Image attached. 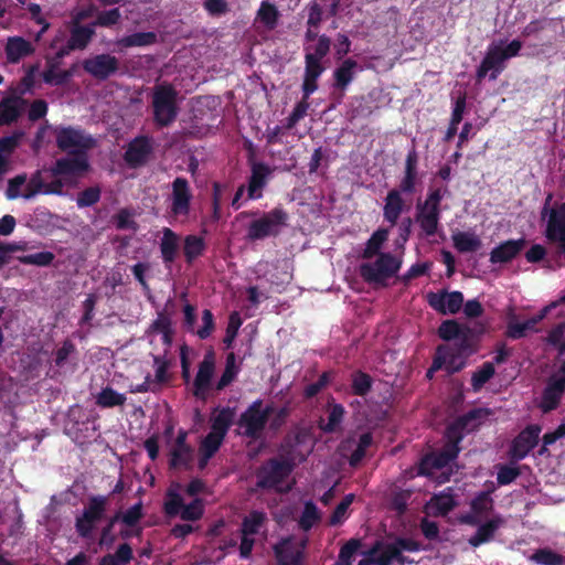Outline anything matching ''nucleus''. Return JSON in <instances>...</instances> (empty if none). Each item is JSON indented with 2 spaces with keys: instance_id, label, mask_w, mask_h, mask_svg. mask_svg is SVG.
Returning <instances> with one entry per match:
<instances>
[{
  "instance_id": "21",
  "label": "nucleus",
  "mask_w": 565,
  "mask_h": 565,
  "mask_svg": "<svg viewBox=\"0 0 565 565\" xmlns=\"http://www.w3.org/2000/svg\"><path fill=\"white\" fill-rule=\"evenodd\" d=\"M428 305L441 315L457 313L463 305V295L461 291L446 290L439 292H428L427 295Z\"/></svg>"
},
{
  "instance_id": "12",
  "label": "nucleus",
  "mask_w": 565,
  "mask_h": 565,
  "mask_svg": "<svg viewBox=\"0 0 565 565\" xmlns=\"http://www.w3.org/2000/svg\"><path fill=\"white\" fill-rule=\"evenodd\" d=\"M70 36L65 44L60 46L55 53V60L60 61L70 55L73 51L85 50L93 38L95 36V29L93 24L75 25L68 23Z\"/></svg>"
},
{
  "instance_id": "41",
  "label": "nucleus",
  "mask_w": 565,
  "mask_h": 565,
  "mask_svg": "<svg viewBox=\"0 0 565 565\" xmlns=\"http://www.w3.org/2000/svg\"><path fill=\"white\" fill-rule=\"evenodd\" d=\"M388 233L390 232L387 228H377L367 239L362 257L365 259H370L373 256L381 254L380 249L384 242L387 239Z\"/></svg>"
},
{
  "instance_id": "58",
  "label": "nucleus",
  "mask_w": 565,
  "mask_h": 565,
  "mask_svg": "<svg viewBox=\"0 0 565 565\" xmlns=\"http://www.w3.org/2000/svg\"><path fill=\"white\" fill-rule=\"evenodd\" d=\"M54 258L55 255L52 252H39L22 256L20 262L24 265L46 267L53 263Z\"/></svg>"
},
{
  "instance_id": "47",
  "label": "nucleus",
  "mask_w": 565,
  "mask_h": 565,
  "mask_svg": "<svg viewBox=\"0 0 565 565\" xmlns=\"http://www.w3.org/2000/svg\"><path fill=\"white\" fill-rule=\"evenodd\" d=\"M257 18L268 30H274L278 22L279 12L275 4L263 1L257 11Z\"/></svg>"
},
{
  "instance_id": "22",
  "label": "nucleus",
  "mask_w": 565,
  "mask_h": 565,
  "mask_svg": "<svg viewBox=\"0 0 565 565\" xmlns=\"http://www.w3.org/2000/svg\"><path fill=\"white\" fill-rule=\"evenodd\" d=\"M418 183V153L413 147L406 156L403 177L397 188L393 190H397L402 194L413 195L416 192Z\"/></svg>"
},
{
  "instance_id": "54",
  "label": "nucleus",
  "mask_w": 565,
  "mask_h": 565,
  "mask_svg": "<svg viewBox=\"0 0 565 565\" xmlns=\"http://www.w3.org/2000/svg\"><path fill=\"white\" fill-rule=\"evenodd\" d=\"M71 76V71H56V66L54 64H50L42 74L44 83L54 86L65 84Z\"/></svg>"
},
{
  "instance_id": "42",
  "label": "nucleus",
  "mask_w": 565,
  "mask_h": 565,
  "mask_svg": "<svg viewBox=\"0 0 565 565\" xmlns=\"http://www.w3.org/2000/svg\"><path fill=\"white\" fill-rule=\"evenodd\" d=\"M238 372L239 367L236 365L235 353L231 352L226 355L225 369L217 381L215 388L217 391H223L235 380Z\"/></svg>"
},
{
  "instance_id": "45",
  "label": "nucleus",
  "mask_w": 565,
  "mask_h": 565,
  "mask_svg": "<svg viewBox=\"0 0 565 565\" xmlns=\"http://www.w3.org/2000/svg\"><path fill=\"white\" fill-rule=\"evenodd\" d=\"M321 520V514L317 508V505L312 501H308L305 503L302 513L298 521L299 527L308 532L310 531L316 523Z\"/></svg>"
},
{
  "instance_id": "23",
  "label": "nucleus",
  "mask_w": 565,
  "mask_h": 565,
  "mask_svg": "<svg viewBox=\"0 0 565 565\" xmlns=\"http://www.w3.org/2000/svg\"><path fill=\"white\" fill-rule=\"evenodd\" d=\"M152 150V139L148 136H138L128 143L124 159L130 167H141L148 161Z\"/></svg>"
},
{
  "instance_id": "43",
  "label": "nucleus",
  "mask_w": 565,
  "mask_h": 565,
  "mask_svg": "<svg viewBox=\"0 0 565 565\" xmlns=\"http://www.w3.org/2000/svg\"><path fill=\"white\" fill-rule=\"evenodd\" d=\"M169 467L170 469H179L185 468L189 469L191 467V462L193 459V449L192 448H171L169 452Z\"/></svg>"
},
{
  "instance_id": "16",
  "label": "nucleus",
  "mask_w": 565,
  "mask_h": 565,
  "mask_svg": "<svg viewBox=\"0 0 565 565\" xmlns=\"http://www.w3.org/2000/svg\"><path fill=\"white\" fill-rule=\"evenodd\" d=\"M494 491L493 483L491 488L478 492L470 502V512L460 516L462 524L476 526L480 523L481 518L488 515L493 510V499L491 497Z\"/></svg>"
},
{
  "instance_id": "8",
  "label": "nucleus",
  "mask_w": 565,
  "mask_h": 565,
  "mask_svg": "<svg viewBox=\"0 0 565 565\" xmlns=\"http://www.w3.org/2000/svg\"><path fill=\"white\" fill-rule=\"evenodd\" d=\"M401 268V262L391 253H381L374 263L360 265V276L367 284L385 285Z\"/></svg>"
},
{
  "instance_id": "37",
  "label": "nucleus",
  "mask_w": 565,
  "mask_h": 565,
  "mask_svg": "<svg viewBox=\"0 0 565 565\" xmlns=\"http://www.w3.org/2000/svg\"><path fill=\"white\" fill-rule=\"evenodd\" d=\"M267 520V514L264 511L252 510L242 521L241 533L249 536L256 535L265 526Z\"/></svg>"
},
{
  "instance_id": "4",
  "label": "nucleus",
  "mask_w": 565,
  "mask_h": 565,
  "mask_svg": "<svg viewBox=\"0 0 565 565\" xmlns=\"http://www.w3.org/2000/svg\"><path fill=\"white\" fill-rule=\"evenodd\" d=\"M296 458L290 451L286 452L284 459L270 458L265 461L256 471L259 489H274L280 484L295 469Z\"/></svg>"
},
{
  "instance_id": "51",
  "label": "nucleus",
  "mask_w": 565,
  "mask_h": 565,
  "mask_svg": "<svg viewBox=\"0 0 565 565\" xmlns=\"http://www.w3.org/2000/svg\"><path fill=\"white\" fill-rule=\"evenodd\" d=\"M184 508L183 498L174 490L169 489L166 493L163 511L169 516L179 515Z\"/></svg>"
},
{
  "instance_id": "17",
  "label": "nucleus",
  "mask_w": 565,
  "mask_h": 565,
  "mask_svg": "<svg viewBox=\"0 0 565 565\" xmlns=\"http://www.w3.org/2000/svg\"><path fill=\"white\" fill-rule=\"evenodd\" d=\"M565 394V376L552 374L542 392L539 408L544 414L555 411Z\"/></svg>"
},
{
  "instance_id": "35",
  "label": "nucleus",
  "mask_w": 565,
  "mask_h": 565,
  "mask_svg": "<svg viewBox=\"0 0 565 565\" xmlns=\"http://www.w3.org/2000/svg\"><path fill=\"white\" fill-rule=\"evenodd\" d=\"M235 418V409L232 407H223L221 408L216 415L212 417L211 420V433L218 435L221 437L226 436L228 429L231 428Z\"/></svg>"
},
{
  "instance_id": "63",
  "label": "nucleus",
  "mask_w": 565,
  "mask_h": 565,
  "mask_svg": "<svg viewBox=\"0 0 565 565\" xmlns=\"http://www.w3.org/2000/svg\"><path fill=\"white\" fill-rule=\"evenodd\" d=\"M203 505L201 499H194L191 503L184 504L180 518L184 521H196L203 515Z\"/></svg>"
},
{
  "instance_id": "11",
  "label": "nucleus",
  "mask_w": 565,
  "mask_h": 565,
  "mask_svg": "<svg viewBox=\"0 0 565 565\" xmlns=\"http://www.w3.org/2000/svg\"><path fill=\"white\" fill-rule=\"evenodd\" d=\"M87 153L84 151H71L68 157L60 158L51 167L54 177L79 178L89 170Z\"/></svg>"
},
{
  "instance_id": "25",
  "label": "nucleus",
  "mask_w": 565,
  "mask_h": 565,
  "mask_svg": "<svg viewBox=\"0 0 565 565\" xmlns=\"http://www.w3.org/2000/svg\"><path fill=\"white\" fill-rule=\"evenodd\" d=\"M505 519L495 514L483 523H479L476 533L469 537L468 543L472 547H479L482 544L489 543L494 539L497 531L504 526Z\"/></svg>"
},
{
  "instance_id": "24",
  "label": "nucleus",
  "mask_w": 565,
  "mask_h": 565,
  "mask_svg": "<svg viewBox=\"0 0 565 565\" xmlns=\"http://www.w3.org/2000/svg\"><path fill=\"white\" fill-rule=\"evenodd\" d=\"M490 415V411L488 408H472L466 414L459 416L452 424H450L447 428L450 431L455 433H471L479 428L482 422Z\"/></svg>"
},
{
  "instance_id": "55",
  "label": "nucleus",
  "mask_w": 565,
  "mask_h": 565,
  "mask_svg": "<svg viewBox=\"0 0 565 565\" xmlns=\"http://www.w3.org/2000/svg\"><path fill=\"white\" fill-rule=\"evenodd\" d=\"M45 181L42 177V171L36 170L30 178L25 191L22 193V198L25 200H30L34 198L36 194L43 192L45 189Z\"/></svg>"
},
{
  "instance_id": "20",
  "label": "nucleus",
  "mask_w": 565,
  "mask_h": 565,
  "mask_svg": "<svg viewBox=\"0 0 565 565\" xmlns=\"http://www.w3.org/2000/svg\"><path fill=\"white\" fill-rule=\"evenodd\" d=\"M307 542L302 541L300 547H296L294 536L282 537L273 546V551L278 565H301L303 559V548Z\"/></svg>"
},
{
  "instance_id": "27",
  "label": "nucleus",
  "mask_w": 565,
  "mask_h": 565,
  "mask_svg": "<svg viewBox=\"0 0 565 565\" xmlns=\"http://www.w3.org/2000/svg\"><path fill=\"white\" fill-rule=\"evenodd\" d=\"M407 204L403 194L397 190H390L384 199L383 217L384 221L395 226L403 212L407 210Z\"/></svg>"
},
{
  "instance_id": "9",
  "label": "nucleus",
  "mask_w": 565,
  "mask_h": 565,
  "mask_svg": "<svg viewBox=\"0 0 565 565\" xmlns=\"http://www.w3.org/2000/svg\"><path fill=\"white\" fill-rule=\"evenodd\" d=\"M193 192L188 179L177 177L171 183L169 213L175 218H188L191 211Z\"/></svg>"
},
{
  "instance_id": "29",
  "label": "nucleus",
  "mask_w": 565,
  "mask_h": 565,
  "mask_svg": "<svg viewBox=\"0 0 565 565\" xmlns=\"http://www.w3.org/2000/svg\"><path fill=\"white\" fill-rule=\"evenodd\" d=\"M446 437L448 439L447 445L444 450L434 458L433 467L435 468L445 467L456 459L460 451L459 444L463 439V434L450 431L449 428H447Z\"/></svg>"
},
{
  "instance_id": "14",
  "label": "nucleus",
  "mask_w": 565,
  "mask_h": 565,
  "mask_svg": "<svg viewBox=\"0 0 565 565\" xmlns=\"http://www.w3.org/2000/svg\"><path fill=\"white\" fill-rule=\"evenodd\" d=\"M83 70L97 81H106L119 71V60L108 53H102L82 63Z\"/></svg>"
},
{
  "instance_id": "1",
  "label": "nucleus",
  "mask_w": 565,
  "mask_h": 565,
  "mask_svg": "<svg viewBox=\"0 0 565 565\" xmlns=\"http://www.w3.org/2000/svg\"><path fill=\"white\" fill-rule=\"evenodd\" d=\"M331 40L327 35L319 39L315 46H305V72L302 81V99L296 104L287 118L286 128H294L301 120L309 108L308 99L318 89V79L326 71L322 60L329 54Z\"/></svg>"
},
{
  "instance_id": "32",
  "label": "nucleus",
  "mask_w": 565,
  "mask_h": 565,
  "mask_svg": "<svg viewBox=\"0 0 565 565\" xmlns=\"http://www.w3.org/2000/svg\"><path fill=\"white\" fill-rule=\"evenodd\" d=\"M34 53L31 42L21 36H12L8 39L6 45L7 58L11 63H18L21 58Z\"/></svg>"
},
{
  "instance_id": "39",
  "label": "nucleus",
  "mask_w": 565,
  "mask_h": 565,
  "mask_svg": "<svg viewBox=\"0 0 565 565\" xmlns=\"http://www.w3.org/2000/svg\"><path fill=\"white\" fill-rule=\"evenodd\" d=\"M126 395L118 393L110 386L103 387L96 396V404L102 408L122 406L126 403Z\"/></svg>"
},
{
  "instance_id": "13",
  "label": "nucleus",
  "mask_w": 565,
  "mask_h": 565,
  "mask_svg": "<svg viewBox=\"0 0 565 565\" xmlns=\"http://www.w3.org/2000/svg\"><path fill=\"white\" fill-rule=\"evenodd\" d=\"M360 66L352 57L344 58L332 73V96L341 103L345 93L355 79Z\"/></svg>"
},
{
  "instance_id": "28",
  "label": "nucleus",
  "mask_w": 565,
  "mask_h": 565,
  "mask_svg": "<svg viewBox=\"0 0 565 565\" xmlns=\"http://www.w3.org/2000/svg\"><path fill=\"white\" fill-rule=\"evenodd\" d=\"M370 554L372 555L371 562L376 565H391L393 561H397L403 565L408 562L407 558L401 554V548L394 543L382 545L377 542Z\"/></svg>"
},
{
  "instance_id": "44",
  "label": "nucleus",
  "mask_w": 565,
  "mask_h": 565,
  "mask_svg": "<svg viewBox=\"0 0 565 565\" xmlns=\"http://www.w3.org/2000/svg\"><path fill=\"white\" fill-rule=\"evenodd\" d=\"M373 380L363 371H355L351 375V390L356 396H365L372 390Z\"/></svg>"
},
{
  "instance_id": "38",
  "label": "nucleus",
  "mask_w": 565,
  "mask_h": 565,
  "mask_svg": "<svg viewBox=\"0 0 565 565\" xmlns=\"http://www.w3.org/2000/svg\"><path fill=\"white\" fill-rule=\"evenodd\" d=\"M206 244L203 237L198 235H186L183 239V255L185 262L190 265L205 252Z\"/></svg>"
},
{
  "instance_id": "53",
  "label": "nucleus",
  "mask_w": 565,
  "mask_h": 565,
  "mask_svg": "<svg viewBox=\"0 0 565 565\" xmlns=\"http://www.w3.org/2000/svg\"><path fill=\"white\" fill-rule=\"evenodd\" d=\"M121 20V13H120V10L118 8H113V9H109V10H105V11H100L97 17H96V20L94 22H92L94 29L96 26H102V28H111L116 24H118Z\"/></svg>"
},
{
  "instance_id": "40",
  "label": "nucleus",
  "mask_w": 565,
  "mask_h": 565,
  "mask_svg": "<svg viewBox=\"0 0 565 565\" xmlns=\"http://www.w3.org/2000/svg\"><path fill=\"white\" fill-rule=\"evenodd\" d=\"M452 242L459 253L476 252L481 246L480 238L476 234L468 232L454 234Z\"/></svg>"
},
{
  "instance_id": "3",
  "label": "nucleus",
  "mask_w": 565,
  "mask_h": 565,
  "mask_svg": "<svg viewBox=\"0 0 565 565\" xmlns=\"http://www.w3.org/2000/svg\"><path fill=\"white\" fill-rule=\"evenodd\" d=\"M559 30L563 31L561 18H540L529 22L521 31V35L535 38L539 41L535 44H529V47H533L539 54L543 53L544 49L553 46Z\"/></svg>"
},
{
  "instance_id": "36",
  "label": "nucleus",
  "mask_w": 565,
  "mask_h": 565,
  "mask_svg": "<svg viewBox=\"0 0 565 565\" xmlns=\"http://www.w3.org/2000/svg\"><path fill=\"white\" fill-rule=\"evenodd\" d=\"M158 41V35L153 31L148 32H136L129 35H126L117 41V45L122 49L128 47H145L156 44Z\"/></svg>"
},
{
  "instance_id": "10",
  "label": "nucleus",
  "mask_w": 565,
  "mask_h": 565,
  "mask_svg": "<svg viewBox=\"0 0 565 565\" xmlns=\"http://www.w3.org/2000/svg\"><path fill=\"white\" fill-rule=\"evenodd\" d=\"M56 146L61 151H66L71 154V151H84L94 147V139L90 136H86L82 129L67 127H55L54 128Z\"/></svg>"
},
{
  "instance_id": "57",
  "label": "nucleus",
  "mask_w": 565,
  "mask_h": 565,
  "mask_svg": "<svg viewBox=\"0 0 565 565\" xmlns=\"http://www.w3.org/2000/svg\"><path fill=\"white\" fill-rule=\"evenodd\" d=\"M354 500V494L349 493L344 495L341 502L334 508L332 514L330 515L329 523L330 525H339L347 519V512L350 505Z\"/></svg>"
},
{
  "instance_id": "2",
  "label": "nucleus",
  "mask_w": 565,
  "mask_h": 565,
  "mask_svg": "<svg viewBox=\"0 0 565 565\" xmlns=\"http://www.w3.org/2000/svg\"><path fill=\"white\" fill-rule=\"evenodd\" d=\"M178 90L170 83L158 84L153 87L151 108L153 124L158 128L171 126L178 118Z\"/></svg>"
},
{
  "instance_id": "34",
  "label": "nucleus",
  "mask_w": 565,
  "mask_h": 565,
  "mask_svg": "<svg viewBox=\"0 0 565 565\" xmlns=\"http://www.w3.org/2000/svg\"><path fill=\"white\" fill-rule=\"evenodd\" d=\"M505 60L500 52V45H490L481 63L490 71V79L495 81L505 68Z\"/></svg>"
},
{
  "instance_id": "61",
  "label": "nucleus",
  "mask_w": 565,
  "mask_h": 565,
  "mask_svg": "<svg viewBox=\"0 0 565 565\" xmlns=\"http://www.w3.org/2000/svg\"><path fill=\"white\" fill-rule=\"evenodd\" d=\"M330 381H331V372H323L316 382L306 385V387L303 390V397L307 399L313 398L324 387L328 386Z\"/></svg>"
},
{
  "instance_id": "48",
  "label": "nucleus",
  "mask_w": 565,
  "mask_h": 565,
  "mask_svg": "<svg viewBox=\"0 0 565 565\" xmlns=\"http://www.w3.org/2000/svg\"><path fill=\"white\" fill-rule=\"evenodd\" d=\"M345 409L341 404H331L329 406L328 422L320 425L324 433H334L343 422Z\"/></svg>"
},
{
  "instance_id": "62",
  "label": "nucleus",
  "mask_w": 565,
  "mask_h": 565,
  "mask_svg": "<svg viewBox=\"0 0 565 565\" xmlns=\"http://www.w3.org/2000/svg\"><path fill=\"white\" fill-rule=\"evenodd\" d=\"M223 440L224 437L210 431L201 441L199 452H204L206 456L210 455L213 457L222 446Z\"/></svg>"
},
{
  "instance_id": "19",
  "label": "nucleus",
  "mask_w": 565,
  "mask_h": 565,
  "mask_svg": "<svg viewBox=\"0 0 565 565\" xmlns=\"http://www.w3.org/2000/svg\"><path fill=\"white\" fill-rule=\"evenodd\" d=\"M215 370V353L209 350L199 364V370L193 381L192 394L200 399H205L211 386V381Z\"/></svg>"
},
{
  "instance_id": "59",
  "label": "nucleus",
  "mask_w": 565,
  "mask_h": 565,
  "mask_svg": "<svg viewBox=\"0 0 565 565\" xmlns=\"http://www.w3.org/2000/svg\"><path fill=\"white\" fill-rule=\"evenodd\" d=\"M449 356V347L440 344L436 348L435 355L433 358L431 365L426 372V377L431 379L434 373L439 371L447 362Z\"/></svg>"
},
{
  "instance_id": "26",
  "label": "nucleus",
  "mask_w": 565,
  "mask_h": 565,
  "mask_svg": "<svg viewBox=\"0 0 565 565\" xmlns=\"http://www.w3.org/2000/svg\"><path fill=\"white\" fill-rule=\"evenodd\" d=\"M525 238L508 239L495 246L490 253L491 264H505L514 259L525 247Z\"/></svg>"
},
{
  "instance_id": "18",
  "label": "nucleus",
  "mask_w": 565,
  "mask_h": 565,
  "mask_svg": "<svg viewBox=\"0 0 565 565\" xmlns=\"http://www.w3.org/2000/svg\"><path fill=\"white\" fill-rule=\"evenodd\" d=\"M541 426L537 424L527 425L519 435L513 439L510 447V456L512 459H524L539 443Z\"/></svg>"
},
{
  "instance_id": "60",
  "label": "nucleus",
  "mask_w": 565,
  "mask_h": 565,
  "mask_svg": "<svg viewBox=\"0 0 565 565\" xmlns=\"http://www.w3.org/2000/svg\"><path fill=\"white\" fill-rule=\"evenodd\" d=\"M143 516L142 502L139 501L124 513L120 512L119 521L129 527L136 526Z\"/></svg>"
},
{
  "instance_id": "30",
  "label": "nucleus",
  "mask_w": 565,
  "mask_h": 565,
  "mask_svg": "<svg viewBox=\"0 0 565 565\" xmlns=\"http://www.w3.org/2000/svg\"><path fill=\"white\" fill-rule=\"evenodd\" d=\"M180 236L169 227L162 228V237L160 239L159 248L163 264L168 267L178 257L179 254Z\"/></svg>"
},
{
  "instance_id": "5",
  "label": "nucleus",
  "mask_w": 565,
  "mask_h": 565,
  "mask_svg": "<svg viewBox=\"0 0 565 565\" xmlns=\"http://www.w3.org/2000/svg\"><path fill=\"white\" fill-rule=\"evenodd\" d=\"M288 213L280 206L274 207L269 212L249 223L246 231V239L256 242L269 236H278L281 228L287 225Z\"/></svg>"
},
{
  "instance_id": "49",
  "label": "nucleus",
  "mask_w": 565,
  "mask_h": 565,
  "mask_svg": "<svg viewBox=\"0 0 565 565\" xmlns=\"http://www.w3.org/2000/svg\"><path fill=\"white\" fill-rule=\"evenodd\" d=\"M495 369L492 362H484L471 376V386L475 392L480 391L483 385L494 375Z\"/></svg>"
},
{
  "instance_id": "31",
  "label": "nucleus",
  "mask_w": 565,
  "mask_h": 565,
  "mask_svg": "<svg viewBox=\"0 0 565 565\" xmlns=\"http://www.w3.org/2000/svg\"><path fill=\"white\" fill-rule=\"evenodd\" d=\"M271 174L270 168L263 162H254L252 164V173L248 181L247 196L249 200L258 199L262 196L260 191L267 183L268 177Z\"/></svg>"
},
{
  "instance_id": "64",
  "label": "nucleus",
  "mask_w": 565,
  "mask_h": 565,
  "mask_svg": "<svg viewBox=\"0 0 565 565\" xmlns=\"http://www.w3.org/2000/svg\"><path fill=\"white\" fill-rule=\"evenodd\" d=\"M414 222V218H412L411 216H405L399 222L397 221V224L395 225L397 226V245L404 246L408 242L412 235Z\"/></svg>"
},
{
  "instance_id": "56",
  "label": "nucleus",
  "mask_w": 565,
  "mask_h": 565,
  "mask_svg": "<svg viewBox=\"0 0 565 565\" xmlns=\"http://www.w3.org/2000/svg\"><path fill=\"white\" fill-rule=\"evenodd\" d=\"M120 512H116L114 515H111L107 523L103 526L100 531L99 536V545L100 546H107L110 547L115 541L117 540V536L113 533L114 526L117 522H119Z\"/></svg>"
},
{
  "instance_id": "50",
  "label": "nucleus",
  "mask_w": 565,
  "mask_h": 565,
  "mask_svg": "<svg viewBox=\"0 0 565 565\" xmlns=\"http://www.w3.org/2000/svg\"><path fill=\"white\" fill-rule=\"evenodd\" d=\"M463 328L457 320L449 319L440 323L437 334L444 341H451L461 337Z\"/></svg>"
},
{
  "instance_id": "33",
  "label": "nucleus",
  "mask_w": 565,
  "mask_h": 565,
  "mask_svg": "<svg viewBox=\"0 0 565 565\" xmlns=\"http://www.w3.org/2000/svg\"><path fill=\"white\" fill-rule=\"evenodd\" d=\"M22 103L23 100L17 96L4 97L0 102V125L14 122L21 114Z\"/></svg>"
},
{
  "instance_id": "52",
  "label": "nucleus",
  "mask_w": 565,
  "mask_h": 565,
  "mask_svg": "<svg viewBox=\"0 0 565 565\" xmlns=\"http://www.w3.org/2000/svg\"><path fill=\"white\" fill-rule=\"evenodd\" d=\"M100 195L98 185L86 188L77 194L76 204L79 209L93 206L100 200Z\"/></svg>"
},
{
  "instance_id": "15",
  "label": "nucleus",
  "mask_w": 565,
  "mask_h": 565,
  "mask_svg": "<svg viewBox=\"0 0 565 565\" xmlns=\"http://www.w3.org/2000/svg\"><path fill=\"white\" fill-rule=\"evenodd\" d=\"M441 218V209H436L422 203L418 199L415 205L414 221L418 225L420 233L419 237L429 238L438 233Z\"/></svg>"
},
{
  "instance_id": "7",
  "label": "nucleus",
  "mask_w": 565,
  "mask_h": 565,
  "mask_svg": "<svg viewBox=\"0 0 565 565\" xmlns=\"http://www.w3.org/2000/svg\"><path fill=\"white\" fill-rule=\"evenodd\" d=\"M273 412V405L263 408L262 399L254 401L237 420L238 427L243 428V435L250 439L259 438Z\"/></svg>"
},
{
  "instance_id": "46",
  "label": "nucleus",
  "mask_w": 565,
  "mask_h": 565,
  "mask_svg": "<svg viewBox=\"0 0 565 565\" xmlns=\"http://www.w3.org/2000/svg\"><path fill=\"white\" fill-rule=\"evenodd\" d=\"M531 561L540 565H563L565 557L548 547H543L532 554Z\"/></svg>"
},
{
  "instance_id": "6",
  "label": "nucleus",
  "mask_w": 565,
  "mask_h": 565,
  "mask_svg": "<svg viewBox=\"0 0 565 565\" xmlns=\"http://www.w3.org/2000/svg\"><path fill=\"white\" fill-rule=\"evenodd\" d=\"M109 495H90L83 512L75 519V530L79 537L89 539L107 511Z\"/></svg>"
}]
</instances>
